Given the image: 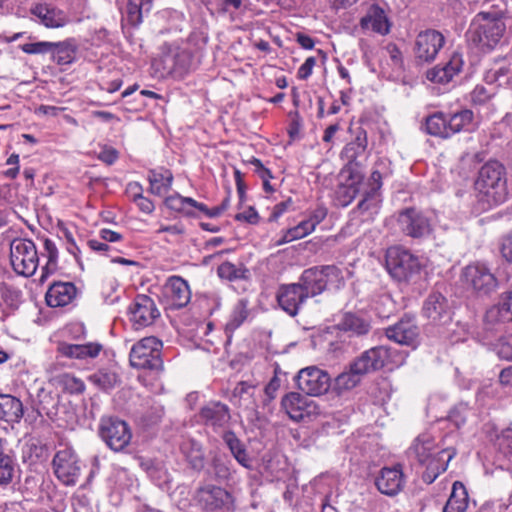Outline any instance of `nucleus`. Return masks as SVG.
Here are the masks:
<instances>
[{
    "instance_id": "nucleus-19",
    "label": "nucleus",
    "mask_w": 512,
    "mask_h": 512,
    "mask_svg": "<svg viewBox=\"0 0 512 512\" xmlns=\"http://www.w3.org/2000/svg\"><path fill=\"white\" fill-rule=\"evenodd\" d=\"M449 453L451 452L446 449L437 451L435 439L428 433L419 435L408 450L409 456L419 463H427L434 457L444 459Z\"/></svg>"
},
{
    "instance_id": "nucleus-29",
    "label": "nucleus",
    "mask_w": 512,
    "mask_h": 512,
    "mask_svg": "<svg viewBox=\"0 0 512 512\" xmlns=\"http://www.w3.org/2000/svg\"><path fill=\"white\" fill-rule=\"evenodd\" d=\"M320 267L306 269L300 278L299 286L307 297L321 294L325 290V282Z\"/></svg>"
},
{
    "instance_id": "nucleus-63",
    "label": "nucleus",
    "mask_w": 512,
    "mask_h": 512,
    "mask_svg": "<svg viewBox=\"0 0 512 512\" xmlns=\"http://www.w3.org/2000/svg\"><path fill=\"white\" fill-rule=\"evenodd\" d=\"M54 473L59 480L64 479V456L61 451H58L52 461Z\"/></svg>"
},
{
    "instance_id": "nucleus-24",
    "label": "nucleus",
    "mask_w": 512,
    "mask_h": 512,
    "mask_svg": "<svg viewBox=\"0 0 512 512\" xmlns=\"http://www.w3.org/2000/svg\"><path fill=\"white\" fill-rule=\"evenodd\" d=\"M424 316L434 323H446L451 320L447 299L439 292H432L423 304Z\"/></svg>"
},
{
    "instance_id": "nucleus-37",
    "label": "nucleus",
    "mask_w": 512,
    "mask_h": 512,
    "mask_svg": "<svg viewBox=\"0 0 512 512\" xmlns=\"http://www.w3.org/2000/svg\"><path fill=\"white\" fill-rule=\"evenodd\" d=\"M473 112L465 109L460 112L454 113L448 119V129L451 136L455 133L466 131L469 132L473 129Z\"/></svg>"
},
{
    "instance_id": "nucleus-45",
    "label": "nucleus",
    "mask_w": 512,
    "mask_h": 512,
    "mask_svg": "<svg viewBox=\"0 0 512 512\" xmlns=\"http://www.w3.org/2000/svg\"><path fill=\"white\" fill-rule=\"evenodd\" d=\"M315 230L313 224L305 219L296 226L285 231L283 237L278 241V244H285L297 239H301Z\"/></svg>"
},
{
    "instance_id": "nucleus-49",
    "label": "nucleus",
    "mask_w": 512,
    "mask_h": 512,
    "mask_svg": "<svg viewBox=\"0 0 512 512\" xmlns=\"http://www.w3.org/2000/svg\"><path fill=\"white\" fill-rule=\"evenodd\" d=\"M323 281L325 282V289L328 286L339 288L344 283L342 271L335 265L320 266Z\"/></svg>"
},
{
    "instance_id": "nucleus-18",
    "label": "nucleus",
    "mask_w": 512,
    "mask_h": 512,
    "mask_svg": "<svg viewBox=\"0 0 512 512\" xmlns=\"http://www.w3.org/2000/svg\"><path fill=\"white\" fill-rule=\"evenodd\" d=\"M508 322H512V291L503 293L500 301L487 310L485 329L492 332Z\"/></svg>"
},
{
    "instance_id": "nucleus-31",
    "label": "nucleus",
    "mask_w": 512,
    "mask_h": 512,
    "mask_svg": "<svg viewBox=\"0 0 512 512\" xmlns=\"http://www.w3.org/2000/svg\"><path fill=\"white\" fill-rule=\"evenodd\" d=\"M468 502L469 497L466 487L462 482L455 481L450 496L443 507V512H465Z\"/></svg>"
},
{
    "instance_id": "nucleus-21",
    "label": "nucleus",
    "mask_w": 512,
    "mask_h": 512,
    "mask_svg": "<svg viewBox=\"0 0 512 512\" xmlns=\"http://www.w3.org/2000/svg\"><path fill=\"white\" fill-rule=\"evenodd\" d=\"M341 177L344 181L336 191L337 199L342 206H348L358 195L364 176L360 170L343 168Z\"/></svg>"
},
{
    "instance_id": "nucleus-48",
    "label": "nucleus",
    "mask_w": 512,
    "mask_h": 512,
    "mask_svg": "<svg viewBox=\"0 0 512 512\" xmlns=\"http://www.w3.org/2000/svg\"><path fill=\"white\" fill-rule=\"evenodd\" d=\"M181 450L193 468L200 469L203 467V453L198 443L194 441L183 443Z\"/></svg>"
},
{
    "instance_id": "nucleus-23",
    "label": "nucleus",
    "mask_w": 512,
    "mask_h": 512,
    "mask_svg": "<svg viewBox=\"0 0 512 512\" xmlns=\"http://www.w3.org/2000/svg\"><path fill=\"white\" fill-rule=\"evenodd\" d=\"M308 297L297 283L282 285L277 292V301L283 311L290 316L298 314L300 306Z\"/></svg>"
},
{
    "instance_id": "nucleus-43",
    "label": "nucleus",
    "mask_w": 512,
    "mask_h": 512,
    "mask_svg": "<svg viewBox=\"0 0 512 512\" xmlns=\"http://www.w3.org/2000/svg\"><path fill=\"white\" fill-rule=\"evenodd\" d=\"M217 273L222 279L234 281L248 278L249 270L242 264L235 265L231 262H224L218 267Z\"/></svg>"
},
{
    "instance_id": "nucleus-13",
    "label": "nucleus",
    "mask_w": 512,
    "mask_h": 512,
    "mask_svg": "<svg viewBox=\"0 0 512 512\" xmlns=\"http://www.w3.org/2000/svg\"><path fill=\"white\" fill-rule=\"evenodd\" d=\"M199 418L214 432L224 431L231 421L230 408L220 401H210L201 407Z\"/></svg>"
},
{
    "instance_id": "nucleus-9",
    "label": "nucleus",
    "mask_w": 512,
    "mask_h": 512,
    "mask_svg": "<svg viewBox=\"0 0 512 512\" xmlns=\"http://www.w3.org/2000/svg\"><path fill=\"white\" fill-rule=\"evenodd\" d=\"M295 380L298 388L311 396H319L326 393L331 383L329 374L316 366L301 369Z\"/></svg>"
},
{
    "instance_id": "nucleus-26",
    "label": "nucleus",
    "mask_w": 512,
    "mask_h": 512,
    "mask_svg": "<svg viewBox=\"0 0 512 512\" xmlns=\"http://www.w3.org/2000/svg\"><path fill=\"white\" fill-rule=\"evenodd\" d=\"M463 64L462 56L458 53H453L448 62L443 66L438 65L429 70L427 78L435 83L446 84L461 72Z\"/></svg>"
},
{
    "instance_id": "nucleus-51",
    "label": "nucleus",
    "mask_w": 512,
    "mask_h": 512,
    "mask_svg": "<svg viewBox=\"0 0 512 512\" xmlns=\"http://www.w3.org/2000/svg\"><path fill=\"white\" fill-rule=\"evenodd\" d=\"M45 300L48 306L57 308L64 306V283L54 282L46 292Z\"/></svg>"
},
{
    "instance_id": "nucleus-28",
    "label": "nucleus",
    "mask_w": 512,
    "mask_h": 512,
    "mask_svg": "<svg viewBox=\"0 0 512 512\" xmlns=\"http://www.w3.org/2000/svg\"><path fill=\"white\" fill-rule=\"evenodd\" d=\"M256 390V385L247 381H240L233 388L229 400L234 406L244 410H255L257 407Z\"/></svg>"
},
{
    "instance_id": "nucleus-5",
    "label": "nucleus",
    "mask_w": 512,
    "mask_h": 512,
    "mask_svg": "<svg viewBox=\"0 0 512 512\" xmlns=\"http://www.w3.org/2000/svg\"><path fill=\"white\" fill-rule=\"evenodd\" d=\"M10 263L18 275L25 277L34 275L39 265V256L34 242L25 238L12 240L10 243Z\"/></svg>"
},
{
    "instance_id": "nucleus-16",
    "label": "nucleus",
    "mask_w": 512,
    "mask_h": 512,
    "mask_svg": "<svg viewBox=\"0 0 512 512\" xmlns=\"http://www.w3.org/2000/svg\"><path fill=\"white\" fill-rule=\"evenodd\" d=\"M130 320L136 329L151 325L160 313L154 301L147 295H137L129 308Z\"/></svg>"
},
{
    "instance_id": "nucleus-56",
    "label": "nucleus",
    "mask_w": 512,
    "mask_h": 512,
    "mask_svg": "<svg viewBox=\"0 0 512 512\" xmlns=\"http://www.w3.org/2000/svg\"><path fill=\"white\" fill-rule=\"evenodd\" d=\"M468 410L466 407H456L448 415V421L451 422L456 428H461L466 422V414Z\"/></svg>"
},
{
    "instance_id": "nucleus-39",
    "label": "nucleus",
    "mask_w": 512,
    "mask_h": 512,
    "mask_svg": "<svg viewBox=\"0 0 512 512\" xmlns=\"http://www.w3.org/2000/svg\"><path fill=\"white\" fill-rule=\"evenodd\" d=\"M152 8V0H128L127 19L130 24L138 25L142 22L145 14Z\"/></svg>"
},
{
    "instance_id": "nucleus-50",
    "label": "nucleus",
    "mask_w": 512,
    "mask_h": 512,
    "mask_svg": "<svg viewBox=\"0 0 512 512\" xmlns=\"http://www.w3.org/2000/svg\"><path fill=\"white\" fill-rule=\"evenodd\" d=\"M166 206L176 212H181L186 215H192L190 204H195V200L190 197H183L179 194H174L165 199Z\"/></svg>"
},
{
    "instance_id": "nucleus-33",
    "label": "nucleus",
    "mask_w": 512,
    "mask_h": 512,
    "mask_svg": "<svg viewBox=\"0 0 512 512\" xmlns=\"http://www.w3.org/2000/svg\"><path fill=\"white\" fill-rule=\"evenodd\" d=\"M341 331L349 333L350 336L365 335L370 330V323L353 313H346L337 324Z\"/></svg>"
},
{
    "instance_id": "nucleus-14",
    "label": "nucleus",
    "mask_w": 512,
    "mask_h": 512,
    "mask_svg": "<svg viewBox=\"0 0 512 512\" xmlns=\"http://www.w3.org/2000/svg\"><path fill=\"white\" fill-rule=\"evenodd\" d=\"M162 62L165 73L182 77L192 67V54L186 48L169 46L163 54Z\"/></svg>"
},
{
    "instance_id": "nucleus-47",
    "label": "nucleus",
    "mask_w": 512,
    "mask_h": 512,
    "mask_svg": "<svg viewBox=\"0 0 512 512\" xmlns=\"http://www.w3.org/2000/svg\"><path fill=\"white\" fill-rule=\"evenodd\" d=\"M363 375L358 373L353 364H350L349 371H345L337 376L335 379V386L338 390H349L354 388Z\"/></svg>"
},
{
    "instance_id": "nucleus-6",
    "label": "nucleus",
    "mask_w": 512,
    "mask_h": 512,
    "mask_svg": "<svg viewBox=\"0 0 512 512\" xmlns=\"http://www.w3.org/2000/svg\"><path fill=\"white\" fill-rule=\"evenodd\" d=\"M461 282L468 291L480 296L489 295L497 287V279L494 274L485 264L479 262L463 268Z\"/></svg>"
},
{
    "instance_id": "nucleus-17",
    "label": "nucleus",
    "mask_w": 512,
    "mask_h": 512,
    "mask_svg": "<svg viewBox=\"0 0 512 512\" xmlns=\"http://www.w3.org/2000/svg\"><path fill=\"white\" fill-rule=\"evenodd\" d=\"M367 133L363 129L356 132L355 138L346 144L341 152V157L347 164L344 168L357 169L365 164L368 158Z\"/></svg>"
},
{
    "instance_id": "nucleus-2",
    "label": "nucleus",
    "mask_w": 512,
    "mask_h": 512,
    "mask_svg": "<svg viewBox=\"0 0 512 512\" xmlns=\"http://www.w3.org/2000/svg\"><path fill=\"white\" fill-rule=\"evenodd\" d=\"M504 11H481L472 19L466 32L468 41L482 50H492L506 31Z\"/></svg>"
},
{
    "instance_id": "nucleus-53",
    "label": "nucleus",
    "mask_w": 512,
    "mask_h": 512,
    "mask_svg": "<svg viewBox=\"0 0 512 512\" xmlns=\"http://www.w3.org/2000/svg\"><path fill=\"white\" fill-rule=\"evenodd\" d=\"M494 349L500 358L512 360V334L501 337Z\"/></svg>"
},
{
    "instance_id": "nucleus-52",
    "label": "nucleus",
    "mask_w": 512,
    "mask_h": 512,
    "mask_svg": "<svg viewBox=\"0 0 512 512\" xmlns=\"http://www.w3.org/2000/svg\"><path fill=\"white\" fill-rule=\"evenodd\" d=\"M495 92L493 88L487 89L484 86L477 85L470 93V100L474 105H484L493 96Z\"/></svg>"
},
{
    "instance_id": "nucleus-57",
    "label": "nucleus",
    "mask_w": 512,
    "mask_h": 512,
    "mask_svg": "<svg viewBox=\"0 0 512 512\" xmlns=\"http://www.w3.org/2000/svg\"><path fill=\"white\" fill-rule=\"evenodd\" d=\"M132 199L137 204L139 209L144 213L150 214L155 209L154 203L150 199L144 197L141 192L135 193L132 196Z\"/></svg>"
},
{
    "instance_id": "nucleus-58",
    "label": "nucleus",
    "mask_w": 512,
    "mask_h": 512,
    "mask_svg": "<svg viewBox=\"0 0 512 512\" xmlns=\"http://www.w3.org/2000/svg\"><path fill=\"white\" fill-rule=\"evenodd\" d=\"M65 49L66 65L75 61L80 55L79 46L74 39H69L66 41Z\"/></svg>"
},
{
    "instance_id": "nucleus-11",
    "label": "nucleus",
    "mask_w": 512,
    "mask_h": 512,
    "mask_svg": "<svg viewBox=\"0 0 512 512\" xmlns=\"http://www.w3.org/2000/svg\"><path fill=\"white\" fill-rule=\"evenodd\" d=\"M399 229L412 238H422L430 234L432 228L429 219L414 208L402 210L397 217Z\"/></svg>"
},
{
    "instance_id": "nucleus-44",
    "label": "nucleus",
    "mask_w": 512,
    "mask_h": 512,
    "mask_svg": "<svg viewBox=\"0 0 512 512\" xmlns=\"http://www.w3.org/2000/svg\"><path fill=\"white\" fill-rule=\"evenodd\" d=\"M91 383L103 390H109L118 383V375L110 369H100L89 377Z\"/></svg>"
},
{
    "instance_id": "nucleus-59",
    "label": "nucleus",
    "mask_w": 512,
    "mask_h": 512,
    "mask_svg": "<svg viewBox=\"0 0 512 512\" xmlns=\"http://www.w3.org/2000/svg\"><path fill=\"white\" fill-rule=\"evenodd\" d=\"M500 251L507 261L512 262V231L502 238Z\"/></svg>"
},
{
    "instance_id": "nucleus-55",
    "label": "nucleus",
    "mask_w": 512,
    "mask_h": 512,
    "mask_svg": "<svg viewBox=\"0 0 512 512\" xmlns=\"http://www.w3.org/2000/svg\"><path fill=\"white\" fill-rule=\"evenodd\" d=\"M53 46L51 42H36L23 44L21 49L27 54H42L48 52Z\"/></svg>"
},
{
    "instance_id": "nucleus-60",
    "label": "nucleus",
    "mask_w": 512,
    "mask_h": 512,
    "mask_svg": "<svg viewBox=\"0 0 512 512\" xmlns=\"http://www.w3.org/2000/svg\"><path fill=\"white\" fill-rule=\"evenodd\" d=\"M316 64L314 57H308L304 63L299 67L297 76L299 79L305 80L312 74L313 67Z\"/></svg>"
},
{
    "instance_id": "nucleus-15",
    "label": "nucleus",
    "mask_w": 512,
    "mask_h": 512,
    "mask_svg": "<svg viewBox=\"0 0 512 512\" xmlns=\"http://www.w3.org/2000/svg\"><path fill=\"white\" fill-rule=\"evenodd\" d=\"M388 339L413 349L419 344V327L413 318L405 317L385 329Z\"/></svg>"
},
{
    "instance_id": "nucleus-27",
    "label": "nucleus",
    "mask_w": 512,
    "mask_h": 512,
    "mask_svg": "<svg viewBox=\"0 0 512 512\" xmlns=\"http://www.w3.org/2000/svg\"><path fill=\"white\" fill-rule=\"evenodd\" d=\"M360 27L365 31H373L380 35H386L390 31V23L385 11L378 5H371L366 14L360 19Z\"/></svg>"
},
{
    "instance_id": "nucleus-10",
    "label": "nucleus",
    "mask_w": 512,
    "mask_h": 512,
    "mask_svg": "<svg viewBox=\"0 0 512 512\" xmlns=\"http://www.w3.org/2000/svg\"><path fill=\"white\" fill-rule=\"evenodd\" d=\"M444 43V36L437 30L428 29L420 32L415 40L416 59L423 63L434 61Z\"/></svg>"
},
{
    "instance_id": "nucleus-40",
    "label": "nucleus",
    "mask_w": 512,
    "mask_h": 512,
    "mask_svg": "<svg viewBox=\"0 0 512 512\" xmlns=\"http://www.w3.org/2000/svg\"><path fill=\"white\" fill-rule=\"evenodd\" d=\"M426 132L430 135L448 138L451 136V132L448 129V119H446L443 113H435L426 119L425 123Z\"/></svg>"
},
{
    "instance_id": "nucleus-64",
    "label": "nucleus",
    "mask_w": 512,
    "mask_h": 512,
    "mask_svg": "<svg viewBox=\"0 0 512 512\" xmlns=\"http://www.w3.org/2000/svg\"><path fill=\"white\" fill-rule=\"evenodd\" d=\"M235 219L250 224H256L258 222L259 217L257 211L253 207H249L244 212L236 214Z\"/></svg>"
},
{
    "instance_id": "nucleus-4",
    "label": "nucleus",
    "mask_w": 512,
    "mask_h": 512,
    "mask_svg": "<svg viewBox=\"0 0 512 512\" xmlns=\"http://www.w3.org/2000/svg\"><path fill=\"white\" fill-rule=\"evenodd\" d=\"M162 342L156 337H145L133 345L129 355L132 367L159 372L163 369Z\"/></svg>"
},
{
    "instance_id": "nucleus-46",
    "label": "nucleus",
    "mask_w": 512,
    "mask_h": 512,
    "mask_svg": "<svg viewBox=\"0 0 512 512\" xmlns=\"http://www.w3.org/2000/svg\"><path fill=\"white\" fill-rule=\"evenodd\" d=\"M6 441L0 438V485L8 484L14 474V462L12 458L4 452Z\"/></svg>"
},
{
    "instance_id": "nucleus-12",
    "label": "nucleus",
    "mask_w": 512,
    "mask_h": 512,
    "mask_svg": "<svg viewBox=\"0 0 512 512\" xmlns=\"http://www.w3.org/2000/svg\"><path fill=\"white\" fill-rule=\"evenodd\" d=\"M281 406L294 421H302L319 414L315 401L297 392L285 395L281 401Z\"/></svg>"
},
{
    "instance_id": "nucleus-1",
    "label": "nucleus",
    "mask_w": 512,
    "mask_h": 512,
    "mask_svg": "<svg viewBox=\"0 0 512 512\" xmlns=\"http://www.w3.org/2000/svg\"><path fill=\"white\" fill-rule=\"evenodd\" d=\"M475 189L483 209L504 203L508 197L504 166L498 161L485 163L478 172Z\"/></svg>"
},
{
    "instance_id": "nucleus-62",
    "label": "nucleus",
    "mask_w": 512,
    "mask_h": 512,
    "mask_svg": "<svg viewBox=\"0 0 512 512\" xmlns=\"http://www.w3.org/2000/svg\"><path fill=\"white\" fill-rule=\"evenodd\" d=\"M82 289L83 284L81 282L77 285L73 282L66 281V298L68 299L66 300V305L77 298L82 293Z\"/></svg>"
},
{
    "instance_id": "nucleus-25",
    "label": "nucleus",
    "mask_w": 512,
    "mask_h": 512,
    "mask_svg": "<svg viewBox=\"0 0 512 512\" xmlns=\"http://www.w3.org/2000/svg\"><path fill=\"white\" fill-rule=\"evenodd\" d=\"M377 489L385 495L394 496L404 487V476L400 467H384L376 478Z\"/></svg>"
},
{
    "instance_id": "nucleus-34",
    "label": "nucleus",
    "mask_w": 512,
    "mask_h": 512,
    "mask_svg": "<svg viewBox=\"0 0 512 512\" xmlns=\"http://www.w3.org/2000/svg\"><path fill=\"white\" fill-rule=\"evenodd\" d=\"M223 440L236 461L243 467L249 468L251 466V459L244 444L238 439L235 433L232 431H225L223 434Z\"/></svg>"
},
{
    "instance_id": "nucleus-54",
    "label": "nucleus",
    "mask_w": 512,
    "mask_h": 512,
    "mask_svg": "<svg viewBox=\"0 0 512 512\" xmlns=\"http://www.w3.org/2000/svg\"><path fill=\"white\" fill-rule=\"evenodd\" d=\"M380 199L376 192H368L364 198L358 203L357 209L362 212L371 211L377 213L379 208Z\"/></svg>"
},
{
    "instance_id": "nucleus-41",
    "label": "nucleus",
    "mask_w": 512,
    "mask_h": 512,
    "mask_svg": "<svg viewBox=\"0 0 512 512\" xmlns=\"http://www.w3.org/2000/svg\"><path fill=\"white\" fill-rule=\"evenodd\" d=\"M454 455L455 453H449L446 460L434 457L427 463H421L426 466V470L422 475L423 481L428 484L434 482L435 479L447 469L448 462L454 457Z\"/></svg>"
},
{
    "instance_id": "nucleus-7",
    "label": "nucleus",
    "mask_w": 512,
    "mask_h": 512,
    "mask_svg": "<svg viewBox=\"0 0 512 512\" xmlns=\"http://www.w3.org/2000/svg\"><path fill=\"white\" fill-rule=\"evenodd\" d=\"M195 500L204 512H234L233 496L224 488L206 485L196 491Z\"/></svg>"
},
{
    "instance_id": "nucleus-30",
    "label": "nucleus",
    "mask_w": 512,
    "mask_h": 512,
    "mask_svg": "<svg viewBox=\"0 0 512 512\" xmlns=\"http://www.w3.org/2000/svg\"><path fill=\"white\" fill-rule=\"evenodd\" d=\"M22 402L11 395L0 394V420L18 423L23 417Z\"/></svg>"
},
{
    "instance_id": "nucleus-36",
    "label": "nucleus",
    "mask_w": 512,
    "mask_h": 512,
    "mask_svg": "<svg viewBox=\"0 0 512 512\" xmlns=\"http://www.w3.org/2000/svg\"><path fill=\"white\" fill-rule=\"evenodd\" d=\"M99 343L90 342L87 344H66V357L75 359L95 358L102 350Z\"/></svg>"
},
{
    "instance_id": "nucleus-61",
    "label": "nucleus",
    "mask_w": 512,
    "mask_h": 512,
    "mask_svg": "<svg viewBox=\"0 0 512 512\" xmlns=\"http://www.w3.org/2000/svg\"><path fill=\"white\" fill-rule=\"evenodd\" d=\"M98 158L108 164H113L118 159V151L112 147H104L98 154Z\"/></svg>"
},
{
    "instance_id": "nucleus-22",
    "label": "nucleus",
    "mask_w": 512,
    "mask_h": 512,
    "mask_svg": "<svg viewBox=\"0 0 512 512\" xmlns=\"http://www.w3.org/2000/svg\"><path fill=\"white\" fill-rule=\"evenodd\" d=\"M163 293L169 305L176 309L185 307L191 299L188 282L180 276L169 277L163 287Z\"/></svg>"
},
{
    "instance_id": "nucleus-8",
    "label": "nucleus",
    "mask_w": 512,
    "mask_h": 512,
    "mask_svg": "<svg viewBox=\"0 0 512 512\" xmlns=\"http://www.w3.org/2000/svg\"><path fill=\"white\" fill-rule=\"evenodd\" d=\"M99 433L103 441L113 451H122L128 446L132 438L128 424L114 417L101 420Z\"/></svg>"
},
{
    "instance_id": "nucleus-3",
    "label": "nucleus",
    "mask_w": 512,
    "mask_h": 512,
    "mask_svg": "<svg viewBox=\"0 0 512 512\" xmlns=\"http://www.w3.org/2000/svg\"><path fill=\"white\" fill-rule=\"evenodd\" d=\"M385 267L390 276L398 282H410L420 274L422 265L417 256L401 246L386 250Z\"/></svg>"
},
{
    "instance_id": "nucleus-38",
    "label": "nucleus",
    "mask_w": 512,
    "mask_h": 512,
    "mask_svg": "<svg viewBox=\"0 0 512 512\" xmlns=\"http://www.w3.org/2000/svg\"><path fill=\"white\" fill-rule=\"evenodd\" d=\"M43 244L44 251L42 255L47 258V262L42 268L41 280L47 278L56 271L59 257L58 248L52 239L45 238Z\"/></svg>"
},
{
    "instance_id": "nucleus-35",
    "label": "nucleus",
    "mask_w": 512,
    "mask_h": 512,
    "mask_svg": "<svg viewBox=\"0 0 512 512\" xmlns=\"http://www.w3.org/2000/svg\"><path fill=\"white\" fill-rule=\"evenodd\" d=\"M32 13L41 19V22L49 28L61 27L64 23V15L61 10H57L48 5H37Z\"/></svg>"
},
{
    "instance_id": "nucleus-20",
    "label": "nucleus",
    "mask_w": 512,
    "mask_h": 512,
    "mask_svg": "<svg viewBox=\"0 0 512 512\" xmlns=\"http://www.w3.org/2000/svg\"><path fill=\"white\" fill-rule=\"evenodd\" d=\"M389 358L390 350L385 346H378L363 352L352 364L358 373L365 375L384 367Z\"/></svg>"
},
{
    "instance_id": "nucleus-32",
    "label": "nucleus",
    "mask_w": 512,
    "mask_h": 512,
    "mask_svg": "<svg viewBox=\"0 0 512 512\" xmlns=\"http://www.w3.org/2000/svg\"><path fill=\"white\" fill-rule=\"evenodd\" d=\"M149 191L158 196L165 195L172 186L173 175L169 170H150L148 173Z\"/></svg>"
},
{
    "instance_id": "nucleus-42",
    "label": "nucleus",
    "mask_w": 512,
    "mask_h": 512,
    "mask_svg": "<svg viewBox=\"0 0 512 512\" xmlns=\"http://www.w3.org/2000/svg\"><path fill=\"white\" fill-rule=\"evenodd\" d=\"M248 315H249V310L247 307V301L244 299L239 300L235 304V306L229 316V319L226 323V326H225L226 331L231 332V333L234 332L237 328H239L243 324V322L247 319Z\"/></svg>"
}]
</instances>
